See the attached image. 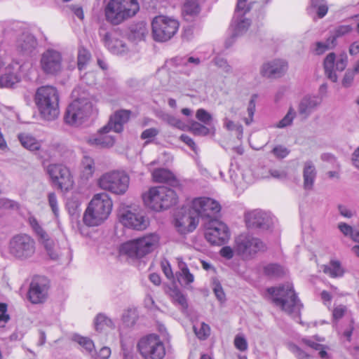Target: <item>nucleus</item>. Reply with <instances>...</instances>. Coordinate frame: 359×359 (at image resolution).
Listing matches in <instances>:
<instances>
[{
	"label": "nucleus",
	"instance_id": "obj_1",
	"mask_svg": "<svg viewBox=\"0 0 359 359\" xmlns=\"http://www.w3.org/2000/svg\"><path fill=\"white\" fill-rule=\"evenodd\" d=\"M34 102L41 116L48 121L54 120L60 113L59 93L51 86H43L37 88Z\"/></svg>",
	"mask_w": 359,
	"mask_h": 359
},
{
	"label": "nucleus",
	"instance_id": "obj_2",
	"mask_svg": "<svg viewBox=\"0 0 359 359\" xmlns=\"http://www.w3.org/2000/svg\"><path fill=\"white\" fill-rule=\"evenodd\" d=\"M268 293L271 296L272 302L283 311L298 316L302 304L297 298L291 283H286L277 287H269Z\"/></svg>",
	"mask_w": 359,
	"mask_h": 359
},
{
	"label": "nucleus",
	"instance_id": "obj_3",
	"mask_svg": "<svg viewBox=\"0 0 359 359\" xmlns=\"http://www.w3.org/2000/svg\"><path fill=\"white\" fill-rule=\"evenodd\" d=\"M112 208V201L108 194H97L90 201L83 215V222L89 226L102 224L109 217Z\"/></svg>",
	"mask_w": 359,
	"mask_h": 359
},
{
	"label": "nucleus",
	"instance_id": "obj_4",
	"mask_svg": "<svg viewBox=\"0 0 359 359\" xmlns=\"http://www.w3.org/2000/svg\"><path fill=\"white\" fill-rule=\"evenodd\" d=\"M139 10L137 0H109L104 9L106 20L114 25L133 17Z\"/></svg>",
	"mask_w": 359,
	"mask_h": 359
},
{
	"label": "nucleus",
	"instance_id": "obj_5",
	"mask_svg": "<svg viewBox=\"0 0 359 359\" xmlns=\"http://www.w3.org/2000/svg\"><path fill=\"white\" fill-rule=\"evenodd\" d=\"M142 198L144 204L155 211L168 209L177 201L175 191L163 186L151 188Z\"/></svg>",
	"mask_w": 359,
	"mask_h": 359
},
{
	"label": "nucleus",
	"instance_id": "obj_6",
	"mask_svg": "<svg viewBox=\"0 0 359 359\" xmlns=\"http://www.w3.org/2000/svg\"><path fill=\"white\" fill-rule=\"evenodd\" d=\"M158 242L159 236L156 233H151L122 244L119 252L121 255H126L130 258H141L152 252L157 247Z\"/></svg>",
	"mask_w": 359,
	"mask_h": 359
},
{
	"label": "nucleus",
	"instance_id": "obj_7",
	"mask_svg": "<svg viewBox=\"0 0 359 359\" xmlns=\"http://www.w3.org/2000/svg\"><path fill=\"white\" fill-rule=\"evenodd\" d=\"M130 184L129 175L123 170H111L104 173L98 180L100 187L115 195H123Z\"/></svg>",
	"mask_w": 359,
	"mask_h": 359
},
{
	"label": "nucleus",
	"instance_id": "obj_8",
	"mask_svg": "<svg viewBox=\"0 0 359 359\" xmlns=\"http://www.w3.org/2000/svg\"><path fill=\"white\" fill-rule=\"evenodd\" d=\"M92 108V103L88 99L77 98L67 107L65 121L69 125L77 126L90 116Z\"/></svg>",
	"mask_w": 359,
	"mask_h": 359
},
{
	"label": "nucleus",
	"instance_id": "obj_9",
	"mask_svg": "<svg viewBox=\"0 0 359 359\" xmlns=\"http://www.w3.org/2000/svg\"><path fill=\"white\" fill-rule=\"evenodd\" d=\"M266 249V245L259 238L250 235L241 234L235 239L234 251L244 259H252Z\"/></svg>",
	"mask_w": 359,
	"mask_h": 359
},
{
	"label": "nucleus",
	"instance_id": "obj_10",
	"mask_svg": "<svg viewBox=\"0 0 359 359\" xmlns=\"http://www.w3.org/2000/svg\"><path fill=\"white\" fill-rule=\"evenodd\" d=\"M179 25L175 19L163 15L155 17L151 23L154 39L160 42L170 40L177 32Z\"/></svg>",
	"mask_w": 359,
	"mask_h": 359
},
{
	"label": "nucleus",
	"instance_id": "obj_11",
	"mask_svg": "<svg viewBox=\"0 0 359 359\" xmlns=\"http://www.w3.org/2000/svg\"><path fill=\"white\" fill-rule=\"evenodd\" d=\"M137 348L144 359H163L165 355L164 344L156 334L142 338Z\"/></svg>",
	"mask_w": 359,
	"mask_h": 359
},
{
	"label": "nucleus",
	"instance_id": "obj_12",
	"mask_svg": "<svg viewBox=\"0 0 359 359\" xmlns=\"http://www.w3.org/2000/svg\"><path fill=\"white\" fill-rule=\"evenodd\" d=\"M205 237L212 245H222L230 238L228 226L217 219L203 222Z\"/></svg>",
	"mask_w": 359,
	"mask_h": 359
},
{
	"label": "nucleus",
	"instance_id": "obj_13",
	"mask_svg": "<svg viewBox=\"0 0 359 359\" xmlns=\"http://www.w3.org/2000/svg\"><path fill=\"white\" fill-rule=\"evenodd\" d=\"M35 252V242L27 234L13 236L9 243V253L23 260L31 257Z\"/></svg>",
	"mask_w": 359,
	"mask_h": 359
},
{
	"label": "nucleus",
	"instance_id": "obj_14",
	"mask_svg": "<svg viewBox=\"0 0 359 359\" xmlns=\"http://www.w3.org/2000/svg\"><path fill=\"white\" fill-rule=\"evenodd\" d=\"M46 172L51 182L60 190L69 191L74 184V180L69 169L60 163L50 164L46 167Z\"/></svg>",
	"mask_w": 359,
	"mask_h": 359
},
{
	"label": "nucleus",
	"instance_id": "obj_15",
	"mask_svg": "<svg viewBox=\"0 0 359 359\" xmlns=\"http://www.w3.org/2000/svg\"><path fill=\"white\" fill-rule=\"evenodd\" d=\"M40 68L46 75L60 74L63 69L62 53L54 48L46 49L41 55Z\"/></svg>",
	"mask_w": 359,
	"mask_h": 359
},
{
	"label": "nucleus",
	"instance_id": "obj_16",
	"mask_svg": "<svg viewBox=\"0 0 359 359\" xmlns=\"http://www.w3.org/2000/svg\"><path fill=\"white\" fill-rule=\"evenodd\" d=\"M192 208L198 217H201L203 222H205L208 219H215L216 215L221 210V206L217 201L212 198L201 197L193 201Z\"/></svg>",
	"mask_w": 359,
	"mask_h": 359
},
{
	"label": "nucleus",
	"instance_id": "obj_17",
	"mask_svg": "<svg viewBox=\"0 0 359 359\" xmlns=\"http://www.w3.org/2000/svg\"><path fill=\"white\" fill-rule=\"evenodd\" d=\"M120 222L126 227L142 231L147 229L149 222L142 212L131 210L128 208L120 210L118 213Z\"/></svg>",
	"mask_w": 359,
	"mask_h": 359
},
{
	"label": "nucleus",
	"instance_id": "obj_18",
	"mask_svg": "<svg viewBox=\"0 0 359 359\" xmlns=\"http://www.w3.org/2000/svg\"><path fill=\"white\" fill-rule=\"evenodd\" d=\"M48 290V280L43 276H36L30 283L28 299L32 304L42 303L47 297Z\"/></svg>",
	"mask_w": 359,
	"mask_h": 359
},
{
	"label": "nucleus",
	"instance_id": "obj_19",
	"mask_svg": "<svg viewBox=\"0 0 359 359\" xmlns=\"http://www.w3.org/2000/svg\"><path fill=\"white\" fill-rule=\"evenodd\" d=\"M245 220L248 228L267 230L273 224L271 217L266 212L255 210L245 215Z\"/></svg>",
	"mask_w": 359,
	"mask_h": 359
},
{
	"label": "nucleus",
	"instance_id": "obj_20",
	"mask_svg": "<svg viewBox=\"0 0 359 359\" xmlns=\"http://www.w3.org/2000/svg\"><path fill=\"white\" fill-rule=\"evenodd\" d=\"M99 34L102 37L105 46L114 54H123L128 50L126 44L121 40L119 32L113 29L110 32H107L105 29L100 28Z\"/></svg>",
	"mask_w": 359,
	"mask_h": 359
},
{
	"label": "nucleus",
	"instance_id": "obj_21",
	"mask_svg": "<svg viewBox=\"0 0 359 359\" xmlns=\"http://www.w3.org/2000/svg\"><path fill=\"white\" fill-rule=\"evenodd\" d=\"M198 224V217L193 208L179 212L175 217V226L181 233L193 231Z\"/></svg>",
	"mask_w": 359,
	"mask_h": 359
},
{
	"label": "nucleus",
	"instance_id": "obj_22",
	"mask_svg": "<svg viewBox=\"0 0 359 359\" xmlns=\"http://www.w3.org/2000/svg\"><path fill=\"white\" fill-rule=\"evenodd\" d=\"M335 61V54L334 53H329L324 60V69L327 78L332 82H337V76L334 72ZM347 65L346 56L339 58L335 64L336 69L342 72Z\"/></svg>",
	"mask_w": 359,
	"mask_h": 359
},
{
	"label": "nucleus",
	"instance_id": "obj_23",
	"mask_svg": "<svg viewBox=\"0 0 359 359\" xmlns=\"http://www.w3.org/2000/svg\"><path fill=\"white\" fill-rule=\"evenodd\" d=\"M130 114L131 111L126 109H121L116 111L110 116L107 124L102 128V131L111 130L118 133L122 132L123 125L129 121Z\"/></svg>",
	"mask_w": 359,
	"mask_h": 359
},
{
	"label": "nucleus",
	"instance_id": "obj_24",
	"mask_svg": "<svg viewBox=\"0 0 359 359\" xmlns=\"http://www.w3.org/2000/svg\"><path fill=\"white\" fill-rule=\"evenodd\" d=\"M287 69V62L283 60H275L264 63L261 68L260 72L263 76L279 77Z\"/></svg>",
	"mask_w": 359,
	"mask_h": 359
},
{
	"label": "nucleus",
	"instance_id": "obj_25",
	"mask_svg": "<svg viewBox=\"0 0 359 359\" xmlns=\"http://www.w3.org/2000/svg\"><path fill=\"white\" fill-rule=\"evenodd\" d=\"M20 81V67L17 64L8 65L0 76V86L4 88H13Z\"/></svg>",
	"mask_w": 359,
	"mask_h": 359
},
{
	"label": "nucleus",
	"instance_id": "obj_26",
	"mask_svg": "<svg viewBox=\"0 0 359 359\" xmlns=\"http://www.w3.org/2000/svg\"><path fill=\"white\" fill-rule=\"evenodd\" d=\"M321 104V99L315 95H306L298 104L299 114L304 119L307 118Z\"/></svg>",
	"mask_w": 359,
	"mask_h": 359
},
{
	"label": "nucleus",
	"instance_id": "obj_27",
	"mask_svg": "<svg viewBox=\"0 0 359 359\" xmlns=\"http://www.w3.org/2000/svg\"><path fill=\"white\" fill-rule=\"evenodd\" d=\"M112 131L108 130L107 131H102V128L98 130L97 134L90 137L88 140L89 144L100 148L111 147L115 142V139L113 136L108 133Z\"/></svg>",
	"mask_w": 359,
	"mask_h": 359
},
{
	"label": "nucleus",
	"instance_id": "obj_28",
	"mask_svg": "<svg viewBox=\"0 0 359 359\" xmlns=\"http://www.w3.org/2000/svg\"><path fill=\"white\" fill-rule=\"evenodd\" d=\"M16 46L22 53L29 54L36 48L37 41L32 34L24 33L18 38Z\"/></svg>",
	"mask_w": 359,
	"mask_h": 359
},
{
	"label": "nucleus",
	"instance_id": "obj_29",
	"mask_svg": "<svg viewBox=\"0 0 359 359\" xmlns=\"http://www.w3.org/2000/svg\"><path fill=\"white\" fill-rule=\"evenodd\" d=\"M316 175L317 171L313 163L311 161H305L303 168L304 189L311 190L313 189Z\"/></svg>",
	"mask_w": 359,
	"mask_h": 359
},
{
	"label": "nucleus",
	"instance_id": "obj_30",
	"mask_svg": "<svg viewBox=\"0 0 359 359\" xmlns=\"http://www.w3.org/2000/svg\"><path fill=\"white\" fill-rule=\"evenodd\" d=\"M250 22L249 20L244 16L234 17L232 20L231 28L232 30L231 39H234L238 36L243 34L250 27Z\"/></svg>",
	"mask_w": 359,
	"mask_h": 359
},
{
	"label": "nucleus",
	"instance_id": "obj_31",
	"mask_svg": "<svg viewBox=\"0 0 359 359\" xmlns=\"http://www.w3.org/2000/svg\"><path fill=\"white\" fill-rule=\"evenodd\" d=\"M147 34L148 29L146 23L144 22H140L130 26L128 39L134 42L140 41L144 40Z\"/></svg>",
	"mask_w": 359,
	"mask_h": 359
},
{
	"label": "nucleus",
	"instance_id": "obj_32",
	"mask_svg": "<svg viewBox=\"0 0 359 359\" xmlns=\"http://www.w3.org/2000/svg\"><path fill=\"white\" fill-rule=\"evenodd\" d=\"M18 140L22 146L29 151H37L41 147V143L34 137L29 134L21 133L18 135Z\"/></svg>",
	"mask_w": 359,
	"mask_h": 359
},
{
	"label": "nucleus",
	"instance_id": "obj_33",
	"mask_svg": "<svg viewBox=\"0 0 359 359\" xmlns=\"http://www.w3.org/2000/svg\"><path fill=\"white\" fill-rule=\"evenodd\" d=\"M200 8L198 0H187L182 8V15L187 21L191 20V18L195 17L199 13Z\"/></svg>",
	"mask_w": 359,
	"mask_h": 359
},
{
	"label": "nucleus",
	"instance_id": "obj_34",
	"mask_svg": "<svg viewBox=\"0 0 359 359\" xmlns=\"http://www.w3.org/2000/svg\"><path fill=\"white\" fill-rule=\"evenodd\" d=\"M323 271L332 278L341 277L344 270L339 261L332 260L329 264L322 266Z\"/></svg>",
	"mask_w": 359,
	"mask_h": 359
},
{
	"label": "nucleus",
	"instance_id": "obj_35",
	"mask_svg": "<svg viewBox=\"0 0 359 359\" xmlns=\"http://www.w3.org/2000/svg\"><path fill=\"white\" fill-rule=\"evenodd\" d=\"M152 177L156 182L163 183L174 181V175L168 170L165 168H158L154 170Z\"/></svg>",
	"mask_w": 359,
	"mask_h": 359
},
{
	"label": "nucleus",
	"instance_id": "obj_36",
	"mask_svg": "<svg viewBox=\"0 0 359 359\" xmlns=\"http://www.w3.org/2000/svg\"><path fill=\"white\" fill-rule=\"evenodd\" d=\"M82 177L85 180H88L95 172L94 160L89 156H85L82 160Z\"/></svg>",
	"mask_w": 359,
	"mask_h": 359
},
{
	"label": "nucleus",
	"instance_id": "obj_37",
	"mask_svg": "<svg viewBox=\"0 0 359 359\" xmlns=\"http://www.w3.org/2000/svg\"><path fill=\"white\" fill-rule=\"evenodd\" d=\"M264 273L270 277H281L286 273L285 269L277 264H269L264 269Z\"/></svg>",
	"mask_w": 359,
	"mask_h": 359
},
{
	"label": "nucleus",
	"instance_id": "obj_38",
	"mask_svg": "<svg viewBox=\"0 0 359 359\" xmlns=\"http://www.w3.org/2000/svg\"><path fill=\"white\" fill-rule=\"evenodd\" d=\"M104 326L110 328L115 327L113 320L102 313H99L95 320V327L97 331H101Z\"/></svg>",
	"mask_w": 359,
	"mask_h": 359
},
{
	"label": "nucleus",
	"instance_id": "obj_39",
	"mask_svg": "<svg viewBox=\"0 0 359 359\" xmlns=\"http://www.w3.org/2000/svg\"><path fill=\"white\" fill-rule=\"evenodd\" d=\"M297 116L295 109L291 106L285 116L276 125V128H284L292 124L293 120Z\"/></svg>",
	"mask_w": 359,
	"mask_h": 359
},
{
	"label": "nucleus",
	"instance_id": "obj_40",
	"mask_svg": "<svg viewBox=\"0 0 359 359\" xmlns=\"http://www.w3.org/2000/svg\"><path fill=\"white\" fill-rule=\"evenodd\" d=\"M352 31L350 25H340L336 27L333 32V34L328 38V41L331 40L332 46H335V41L337 38L341 37Z\"/></svg>",
	"mask_w": 359,
	"mask_h": 359
},
{
	"label": "nucleus",
	"instance_id": "obj_41",
	"mask_svg": "<svg viewBox=\"0 0 359 359\" xmlns=\"http://www.w3.org/2000/svg\"><path fill=\"white\" fill-rule=\"evenodd\" d=\"M73 340L77 342L89 353L94 352L95 345L90 339L76 334L73 337Z\"/></svg>",
	"mask_w": 359,
	"mask_h": 359
},
{
	"label": "nucleus",
	"instance_id": "obj_42",
	"mask_svg": "<svg viewBox=\"0 0 359 359\" xmlns=\"http://www.w3.org/2000/svg\"><path fill=\"white\" fill-rule=\"evenodd\" d=\"M48 257L53 260H57L59 257L57 246L53 240L48 239L43 243Z\"/></svg>",
	"mask_w": 359,
	"mask_h": 359
},
{
	"label": "nucleus",
	"instance_id": "obj_43",
	"mask_svg": "<svg viewBox=\"0 0 359 359\" xmlns=\"http://www.w3.org/2000/svg\"><path fill=\"white\" fill-rule=\"evenodd\" d=\"M170 297L175 304L181 306L182 309L185 310L188 307L187 299L185 296L177 289L170 291Z\"/></svg>",
	"mask_w": 359,
	"mask_h": 359
},
{
	"label": "nucleus",
	"instance_id": "obj_44",
	"mask_svg": "<svg viewBox=\"0 0 359 359\" xmlns=\"http://www.w3.org/2000/svg\"><path fill=\"white\" fill-rule=\"evenodd\" d=\"M187 130H189L195 135L205 136L210 133L208 128L196 121L191 122Z\"/></svg>",
	"mask_w": 359,
	"mask_h": 359
},
{
	"label": "nucleus",
	"instance_id": "obj_45",
	"mask_svg": "<svg viewBox=\"0 0 359 359\" xmlns=\"http://www.w3.org/2000/svg\"><path fill=\"white\" fill-rule=\"evenodd\" d=\"M90 59V53L85 48H80L78 52L77 65L79 70L84 69Z\"/></svg>",
	"mask_w": 359,
	"mask_h": 359
},
{
	"label": "nucleus",
	"instance_id": "obj_46",
	"mask_svg": "<svg viewBox=\"0 0 359 359\" xmlns=\"http://www.w3.org/2000/svg\"><path fill=\"white\" fill-rule=\"evenodd\" d=\"M194 330L200 339H205L210 334V328L205 323H201L199 327L194 325Z\"/></svg>",
	"mask_w": 359,
	"mask_h": 359
},
{
	"label": "nucleus",
	"instance_id": "obj_47",
	"mask_svg": "<svg viewBox=\"0 0 359 359\" xmlns=\"http://www.w3.org/2000/svg\"><path fill=\"white\" fill-rule=\"evenodd\" d=\"M311 6L316 9V13L319 18H323L328 11L324 0H311Z\"/></svg>",
	"mask_w": 359,
	"mask_h": 359
},
{
	"label": "nucleus",
	"instance_id": "obj_48",
	"mask_svg": "<svg viewBox=\"0 0 359 359\" xmlns=\"http://www.w3.org/2000/svg\"><path fill=\"white\" fill-rule=\"evenodd\" d=\"M48 205L51 208L55 218L59 217V207L56 194L54 192H50L48 194Z\"/></svg>",
	"mask_w": 359,
	"mask_h": 359
},
{
	"label": "nucleus",
	"instance_id": "obj_49",
	"mask_svg": "<svg viewBox=\"0 0 359 359\" xmlns=\"http://www.w3.org/2000/svg\"><path fill=\"white\" fill-rule=\"evenodd\" d=\"M247 0H238L237 6L235 10L236 16H244L250 11V7L246 4Z\"/></svg>",
	"mask_w": 359,
	"mask_h": 359
},
{
	"label": "nucleus",
	"instance_id": "obj_50",
	"mask_svg": "<svg viewBox=\"0 0 359 359\" xmlns=\"http://www.w3.org/2000/svg\"><path fill=\"white\" fill-rule=\"evenodd\" d=\"M32 226L36 233V235L39 237L41 242L43 243L46 240L49 239L48 234L43 229V228L38 224V222L36 220H34L31 222Z\"/></svg>",
	"mask_w": 359,
	"mask_h": 359
},
{
	"label": "nucleus",
	"instance_id": "obj_51",
	"mask_svg": "<svg viewBox=\"0 0 359 359\" xmlns=\"http://www.w3.org/2000/svg\"><path fill=\"white\" fill-rule=\"evenodd\" d=\"M167 122L169 125L182 130H185L188 128V126L186 125L182 121L173 116H168L167 118Z\"/></svg>",
	"mask_w": 359,
	"mask_h": 359
},
{
	"label": "nucleus",
	"instance_id": "obj_52",
	"mask_svg": "<svg viewBox=\"0 0 359 359\" xmlns=\"http://www.w3.org/2000/svg\"><path fill=\"white\" fill-rule=\"evenodd\" d=\"M215 64L226 74H231L233 72L232 67L224 58L217 57L215 60Z\"/></svg>",
	"mask_w": 359,
	"mask_h": 359
},
{
	"label": "nucleus",
	"instance_id": "obj_53",
	"mask_svg": "<svg viewBox=\"0 0 359 359\" xmlns=\"http://www.w3.org/2000/svg\"><path fill=\"white\" fill-rule=\"evenodd\" d=\"M196 118L205 124H209L212 120V116L206 110L199 109L196 111Z\"/></svg>",
	"mask_w": 359,
	"mask_h": 359
},
{
	"label": "nucleus",
	"instance_id": "obj_54",
	"mask_svg": "<svg viewBox=\"0 0 359 359\" xmlns=\"http://www.w3.org/2000/svg\"><path fill=\"white\" fill-rule=\"evenodd\" d=\"M316 46L315 52L317 55H322L326 50L334 47L331 43V40L328 41V39L326 42H317Z\"/></svg>",
	"mask_w": 359,
	"mask_h": 359
},
{
	"label": "nucleus",
	"instance_id": "obj_55",
	"mask_svg": "<svg viewBox=\"0 0 359 359\" xmlns=\"http://www.w3.org/2000/svg\"><path fill=\"white\" fill-rule=\"evenodd\" d=\"M234 345L236 348L241 351H245L248 349V342L243 336H236L234 339Z\"/></svg>",
	"mask_w": 359,
	"mask_h": 359
},
{
	"label": "nucleus",
	"instance_id": "obj_56",
	"mask_svg": "<svg viewBox=\"0 0 359 359\" xmlns=\"http://www.w3.org/2000/svg\"><path fill=\"white\" fill-rule=\"evenodd\" d=\"M213 291L218 300L222 302L225 299V294L222 287L217 280H214L213 282Z\"/></svg>",
	"mask_w": 359,
	"mask_h": 359
},
{
	"label": "nucleus",
	"instance_id": "obj_57",
	"mask_svg": "<svg viewBox=\"0 0 359 359\" xmlns=\"http://www.w3.org/2000/svg\"><path fill=\"white\" fill-rule=\"evenodd\" d=\"M290 351L295 355L297 359H309L311 357L309 354L294 344L290 346Z\"/></svg>",
	"mask_w": 359,
	"mask_h": 359
},
{
	"label": "nucleus",
	"instance_id": "obj_58",
	"mask_svg": "<svg viewBox=\"0 0 359 359\" xmlns=\"http://www.w3.org/2000/svg\"><path fill=\"white\" fill-rule=\"evenodd\" d=\"M176 61H179L177 63L178 65H182L187 66L189 64H193L194 66L198 65L201 62V60L198 57H181V58H176Z\"/></svg>",
	"mask_w": 359,
	"mask_h": 359
},
{
	"label": "nucleus",
	"instance_id": "obj_59",
	"mask_svg": "<svg viewBox=\"0 0 359 359\" xmlns=\"http://www.w3.org/2000/svg\"><path fill=\"white\" fill-rule=\"evenodd\" d=\"M272 153L278 158H283L286 157L289 153L290 151L285 147L278 145L275 147L273 150Z\"/></svg>",
	"mask_w": 359,
	"mask_h": 359
},
{
	"label": "nucleus",
	"instance_id": "obj_60",
	"mask_svg": "<svg viewBox=\"0 0 359 359\" xmlns=\"http://www.w3.org/2000/svg\"><path fill=\"white\" fill-rule=\"evenodd\" d=\"M180 278L184 284H190L194 282V277L192 273L189 272V269H184V271L180 272Z\"/></svg>",
	"mask_w": 359,
	"mask_h": 359
},
{
	"label": "nucleus",
	"instance_id": "obj_61",
	"mask_svg": "<svg viewBox=\"0 0 359 359\" xmlns=\"http://www.w3.org/2000/svg\"><path fill=\"white\" fill-rule=\"evenodd\" d=\"M18 207V203L14 201L6 198H0V209H14Z\"/></svg>",
	"mask_w": 359,
	"mask_h": 359
},
{
	"label": "nucleus",
	"instance_id": "obj_62",
	"mask_svg": "<svg viewBox=\"0 0 359 359\" xmlns=\"http://www.w3.org/2000/svg\"><path fill=\"white\" fill-rule=\"evenodd\" d=\"M354 76V72L351 70H348L342 79V86L344 88L350 87L353 81Z\"/></svg>",
	"mask_w": 359,
	"mask_h": 359
},
{
	"label": "nucleus",
	"instance_id": "obj_63",
	"mask_svg": "<svg viewBox=\"0 0 359 359\" xmlns=\"http://www.w3.org/2000/svg\"><path fill=\"white\" fill-rule=\"evenodd\" d=\"M158 134V130L156 128H151L146 129L141 134L142 140L149 139L156 137Z\"/></svg>",
	"mask_w": 359,
	"mask_h": 359
},
{
	"label": "nucleus",
	"instance_id": "obj_64",
	"mask_svg": "<svg viewBox=\"0 0 359 359\" xmlns=\"http://www.w3.org/2000/svg\"><path fill=\"white\" fill-rule=\"evenodd\" d=\"M320 158L323 161L330 163L334 167H339V163L337 161L336 158L330 153H324L321 154Z\"/></svg>",
	"mask_w": 359,
	"mask_h": 359
}]
</instances>
